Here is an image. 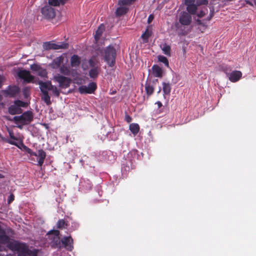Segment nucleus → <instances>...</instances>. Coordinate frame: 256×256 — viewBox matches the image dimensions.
<instances>
[{
    "mask_svg": "<svg viewBox=\"0 0 256 256\" xmlns=\"http://www.w3.org/2000/svg\"><path fill=\"white\" fill-rule=\"evenodd\" d=\"M21 109L20 108H18V106L14 104L11 105L8 108V112L12 115L20 114V112Z\"/></svg>",
    "mask_w": 256,
    "mask_h": 256,
    "instance_id": "b1692460",
    "label": "nucleus"
},
{
    "mask_svg": "<svg viewBox=\"0 0 256 256\" xmlns=\"http://www.w3.org/2000/svg\"><path fill=\"white\" fill-rule=\"evenodd\" d=\"M186 5L187 6L186 10L190 14H196L197 10V6H198L196 3Z\"/></svg>",
    "mask_w": 256,
    "mask_h": 256,
    "instance_id": "a878e982",
    "label": "nucleus"
},
{
    "mask_svg": "<svg viewBox=\"0 0 256 256\" xmlns=\"http://www.w3.org/2000/svg\"><path fill=\"white\" fill-rule=\"evenodd\" d=\"M97 88L96 84L94 82H90L88 86H79L78 90L81 94H94Z\"/></svg>",
    "mask_w": 256,
    "mask_h": 256,
    "instance_id": "423d86ee",
    "label": "nucleus"
},
{
    "mask_svg": "<svg viewBox=\"0 0 256 256\" xmlns=\"http://www.w3.org/2000/svg\"><path fill=\"white\" fill-rule=\"evenodd\" d=\"M41 12L42 14L46 19H52L56 16L54 9L48 6H46L42 8Z\"/></svg>",
    "mask_w": 256,
    "mask_h": 256,
    "instance_id": "1a4fd4ad",
    "label": "nucleus"
},
{
    "mask_svg": "<svg viewBox=\"0 0 256 256\" xmlns=\"http://www.w3.org/2000/svg\"><path fill=\"white\" fill-rule=\"evenodd\" d=\"M34 114L32 111L28 110L24 112L22 115L14 117V120L16 124L22 125H27L33 121Z\"/></svg>",
    "mask_w": 256,
    "mask_h": 256,
    "instance_id": "20e7f679",
    "label": "nucleus"
},
{
    "mask_svg": "<svg viewBox=\"0 0 256 256\" xmlns=\"http://www.w3.org/2000/svg\"><path fill=\"white\" fill-rule=\"evenodd\" d=\"M192 20L191 15L187 12H182L180 16L179 22L182 25H190L192 22Z\"/></svg>",
    "mask_w": 256,
    "mask_h": 256,
    "instance_id": "f8f14e48",
    "label": "nucleus"
},
{
    "mask_svg": "<svg viewBox=\"0 0 256 256\" xmlns=\"http://www.w3.org/2000/svg\"><path fill=\"white\" fill-rule=\"evenodd\" d=\"M24 126V125H22V124H21V125H18V128H20V129H22V126Z\"/></svg>",
    "mask_w": 256,
    "mask_h": 256,
    "instance_id": "4d7b16f0",
    "label": "nucleus"
},
{
    "mask_svg": "<svg viewBox=\"0 0 256 256\" xmlns=\"http://www.w3.org/2000/svg\"><path fill=\"white\" fill-rule=\"evenodd\" d=\"M46 153L42 150H38L37 156L38 157V165L42 166L44 164V160L46 158Z\"/></svg>",
    "mask_w": 256,
    "mask_h": 256,
    "instance_id": "f3484780",
    "label": "nucleus"
},
{
    "mask_svg": "<svg viewBox=\"0 0 256 256\" xmlns=\"http://www.w3.org/2000/svg\"><path fill=\"white\" fill-rule=\"evenodd\" d=\"M196 3L198 5L205 4L206 5L208 4V0H196Z\"/></svg>",
    "mask_w": 256,
    "mask_h": 256,
    "instance_id": "79ce46f5",
    "label": "nucleus"
},
{
    "mask_svg": "<svg viewBox=\"0 0 256 256\" xmlns=\"http://www.w3.org/2000/svg\"><path fill=\"white\" fill-rule=\"evenodd\" d=\"M8 134H9L10 137L11 139L16 140H18V138L14 136V132L12 130H9Z\"/></svg>",
    "mask_w": 256,
    "mask_h": 256,
    "instance_id": "37998d69",
    "label": "nucleus"
},
{
    "mask_svg": "<svg viewBox=\"0 0 256 256\" xmlns=\"http://www.w3.org/2000/svg\"><path fill=\"white\" fill-rule=\"evenodd\" d=\"M2 96L0 94V102L2 101Z\"/></svg>",
    "mask_w": 256,
    "mask_h": 256,
    "instance_id": "13d9d810",
    "label": "nucleus"
},
{
    "mask_svg": "<svg viewBox=\"0 0 256 256\" xmlns=\"http://www.w3.org/2000/svg\"><path fill=\"white\" fill-rule=\"evenodd\" d=\"M151 35V32L148 31V29H146L145 32L142 34L141 36V38L143 40L144 42H148V38Z\"/></svg>",
    "mask_w": 256,
    "mask_h": 256,
    "instance_id": "7c9ffc66",
    "label": "nucleus"
},
{
    "mask_svg": "<svg viewBox=\"0 0 256 256\" xmlns=\"http://www.w3.org/2000/svg\"><path fill=\"white\" fill-rule=\"evenodd\" d=\"M125 120H126V121L127 122L130 123V122L132 121V118L128 114H126V115H125Z\"/></svg>",
    "mask_w": 256,
    "mask_h": 256,
    "instance_id": "a18cd8bd",
    "label": "nucleus"
},
{
    "mask_svg": "<svg viewBox=\"0 0 256 256\" xmlns=\"http://www.w3.org/2000/svg\"><path fill=\"white\" fill-rule=\"evenodd\" d=\"M7 246L12 251L16 252L18 256H27L30 250L27 244L16 240L8 243Z\"/></svg>",
    "mask_w": 256,
    "mask_h": 256,
    "instance_id": "f03ea898",
    "label": "nucleus"
},
{
    "mask_svg": "<svg viewBox=\"0 0 256 256\" xmlns=\"http://www.w3.org/2000/svg\"><path fill=\"white\" fill-rule=\"evenodd\" d=\"M116 50L114 48L110 45L104 50V60L109 66H114L116 62Z\"/></svg>",
    "mask_w": 256,
    "mask_h": 256,
    "instance_id": "7ed1b4c3",
    "label": "nucleus"
},
{
    "mask_svg": "<svg viewBox=\"0 0 256 256\" xmlns=\"http://www.w3.org/2000/svg\"><path fill=\"white\" fill-rule=\"evenodd\" d=\"M88 63L90 67H96L100 63L99 58L98 55H93L89 60Z\"/></svg>",
    "mask_w": 256,
    "mask_h": 256,
    "instance_id": "4be33fe9",
    "label": "nucleus"
},
{
    "mask_svg": "<svg viewBox=\"0 0 256 256\" xmlns=\"http://www.w3.org/2000/svg\"><path fill=\"white\" fill-rule=\"evenodd\" d=\"M160 48L164 54L169 56H170L171 48L170 46L165 43L161 45Z\"/></svg>",
    "mask_w": 256,
    "mask_h": 256,
    "instance_id": "bb28decb",
    "label": "nucleus"
},
{
    "mask_svg": "<svg viewBox=\"0 0 256 256\" xmlns=\"http://www.w3.org/2000/svg\"><path fill=\"white\" fill-rule=\"evenodd\" d=\"M81 62L80 58L76 54H74L70 58V65L72 67H77Z\"/></svg>",
    "mask_w": 256,
    "mask_h": 256,
    "instance_id": "a211bd4d",
    "label": "nucleus"
},
{
    "mask_svg": "<svg viewBox=\"0 0 256 256\" xmlns=\"http://www.w3.org/2000/svg\"><path fill=\"white\" fill-rule=\"evenodd\" d=\"M196 4V0H185V4Z\"/></svg>",
    "mask_w": 256,
    "mask_h": 256,
    "instance_id": "8fccbe9b",
    "label": "nucleus"
},
{
    "mask_svg": "<svg viewBox=\"0 0 256 256\" xmlns=\"http://www.w3.org/2000/svg\"><path fill=\"white\" fill-rule=\"evenodd\" d=\"M51 242H50V246L52 248L61 249V240L60 236H54L50 238Z\"/></svg>",
    "mask_w": 256,
    "mask_h": 256,
    "instance_id": "dca6fc26",
    "label": "nucleus"
},
{
    "mask_svg": "<svg viewBox=\"0 0 256 256\" xmlns=\"http://www.w3.org/2000/svg\"><path fill=\"white\" fill-rule=\"evenodd\" d=\"M156 104L158 105V108H161L162 106V103L160 101L156 102Z\"/></svg>",
    "mask_w": 256,
    "mask_h": 256,
    "instance_id": "864d4df0",
    "label": "nucleus"
},
{
    "mask_svg": "<svg viewBox=\"0 0 256 256\" xmlns=\"http://www.w3.org/2000/svg\"><path fill=\"white\" fill-rule=\"evenodd\" d=\"M4 178V176L2 174H0V178Z\"/></svg>",
    "mask_w": 256,
    "mask_h": 256,
    "instance_id": "bf43d9fd",
    "label": "nucleus"
},
{
    "mask_svg": "<svg viewBox=\"0 0 256 256\" xmlns=\"http://www.w3.org/2000/svg\"><path fill=\"white\" fill-rule=\"evenodd\" d=\"M68 44L66 42H61L60 44H59L51 42H46L44 44V47L46 50L66 48H68Z\"/></svg>",
    "mask_w": 256,
    "mask_h": 256,
    "instance_id": "6e6552de",
    "label": "nucleus"
},
{
    "mask_svg": "<svg viewBox=\"0 0 256 256\" xmlns=\"http://www.w3.org/2000/svg\"><path fill=\"white\" fill-rule=\"evenodd\" d=\"M80 189L83 191H88L92 188V184L88 179H82L80 182Z\"/></svg>",
    "mask_w": 256,
    "mask_h": 256,
    "instance_id": "4468645a",
    "label": "nucleus"
},
{
    "mask_svg": "<svg viewBox=\"0 0 256 256\" xmlns=\"http://www.w3.org/2000/svg\"><path fill=\"white\" fill-rule=\"evenodd\" d=\"M14 105L18 106V108L24 107L25 102L20 100H16L14 102Z\"/></svg>",
    "mask_w": 256,
    "mask_h": 256,
    "instance_id": "4c0bfd02",
    "label": "nucleus"
},
{
    "mask_svg": "<svg viewBox=\"0 0 256 256\" xmlns=\"http://www.w3.org/2000/svg\"><path fill=\"white\" fill-rule=\"evenodd\" d=\"M20 88L16 85L8 86L6 89L2 90V92L6 96L10 98L16 97L20 94Z\"/></svg>",
    "mask_w": 256,
    "mask_h": 256,
    "instance_id": "0eeeda50",
    "label": "nucleus"
},
{
    "mask_svg": "<svg viewBox=\"0 0 256 256\" xmlns=\"http://www.w3.org/2000/svg\"><path fill=\"white\" fill-rule=\"evenodd\" d=\"M60 72L61 74L64 76H70L71 74V71L70 69V68L64 66H60ZM78 74L76 70H72V77H74L75 76V74L76 75Z\"/></svg>",
    "mask_w": 256,
    "mask_h": 256,
    "instance_id": "2eb2a0df",
    "label": "nucleus"
},
{
    "mask_svg": "<svg viewBox=\"0 0 256 256\" xmlns=\"http://www.w3.org/2000/svg\"><path fill=\"white\" fill-rule=\"evenodd\" d=\"M162 90L164 92V95H168L169 96L171 92V86L170 83H166L165 82H162Z\"/></svg>",
    "mask_w": 256,
    "mask_h": 256,
    "instance_id": "5701e85b",
    "label": "nucleus"
},
{
    "mask_svg": "<svg viewBox=\"0 0 256 256\" xmlns=\"http://www.w3.org/2000/svg\"><path fill=\"white\" fill-rule=\"evenodd\" d=\"M128 10V8L120 6L116 9V14L117 16H121L126 14Z\"/></svg>",
    "mask_w": 256,
    "mask_h": 256,
    "instance_id": "c756f323",
    "label": "nucleus"
},
{
    "mask_svg": "<svg viewBox=\"0 0 256 256\" xmlns=\"http://www.w3.org/2000/svg\"><path fill=\"white\" fill-rule=\"evenodd\" d=\"M152 74L155 77L161 78L162 76V68L156 64H154L152 66Z\"/></svg>",
    "mask_w": 256,
    "mask_h": 256,
    "instance_id": "6ab92c4d",
    "label": "nucleus"
},
{
    "mask_svg": "<svg viewBox=\"0 0 256 256\" xmlns=\"http://www.w3.org/2000/svg\"><path fill=\"white\" fill-rule=\"evenodd\" d=\"M6 78L3 75H0V88L2 87L3 83L5 82Z\"/></svg>",
    "mask_w": 256,
    "mask_h": 256,
    "instance_id": "c03bdc74",
    "label": "nucleus"
},
{
    "mask_svg": "<svg viewBox=\"0 0 256 256\" xmlns=\"http://www.w3.org/2000/svg\"><path fill=\"white\" fill-rule=\"evenodd\" d=\"M6 141V142H7L8 143L10 144L16 146H18V144H17V142H14V140H7Z\"/></svg>",
    "mask_w": 256,
    "mask_h": 256,
    "instance_id": "de8ad7c7",
    "label": "nucleus"
},
{
    "mask_svg": "<svg viewBox=\"0 0 256 256\" xmlns=\"http://www.w3.org/2000/svg\"><path fill=\"white\" fill-rule=\"evenodd\" d=\"M59 0V2H60V4H62V5L64 4L66 2H68V0Z\"/></svg>",
    "mask_w": 256,
    "mask_h": 256,
    "instance_id": "603ef678",
    "label": "nucleus"
},
{
    "mask_svg": "<svg viewBox=\"0 0 256 256\" xmlns=\"http://www.w3.org/2000/svg\"><path fill=\"white\" fill-rule=\"evenodd\" d=\"M135 0H119L118 4L120 6L130 5Z\"/></svg>",
    "mask_w": 256,
    "mask_h": 256,
    "instance_id": "72a5a7b5",
    "label": "nucleus"
},
{
    "mask_svg": "<svg viewBox=\"0 0 256 256\" xmlns=\"http://www.w3.org/2000/svg\"><path fill=\"white\" fill-rule=\"evenodd\" d=\"M68 224L64 220H60L57 222V228L60 229L66 228Z\"/></svg>",
    "mask_w": 256,
    "mask_h": 256,
    "instance_id": "473e14b6",
    "label": "nucleus"
},
{
    "mask_svg": "<svg viewBox=\"0 0 256 256\" xmlns=\"http://www.w3.org/2000/svg\"><path fill=\"white\" fill-rule=\"evenodd\" d=\"M64 58L62 56L55 58L51 64V66L53 68H58L62 63L63 62Z\"/></svg>",
    "mask_w": 256,
    "mask_h": 256,
    "instance_id": "aec40b11",
    "label": "nucleus"
},
{
    "mask_svg": "<svg viewBox=\"0 0 256 256\" xmlns=\"http://www.w3.org/2000/svg\"><path fill=\"white\" fill-rule=\"evenodd\" d=\"M40 68L41 67L39 65L36 64H34L30 66L31 70L36 72H38V70H40Z\"/></svg>",
    "mask_w": 256,
    "mask_h": 256,
    "instance_id": "a19ab883",
    "label": "nucleus"
},
{
    "mask_svg": "<svg viewBox=\"0 0 256 256\" xmlns=\"http://www.w3.org/2000/svg\"><path fill=\"white\" fill-rule=\"evenodd\" d=\"M104 30V25L102 24H100V26L98 28V30H96V34L94 36V38L96 40H98L100 38Z\"/></svg>",
    "mask_w": 256,
    "mask_h": 256,
    "instance_id": "c85d7f7f",
    "label": "nucleus"
},
{
    "mask_svg": "<svg viewBox=\"0 0 256 256\" xmlns=\"http://www.w3.org/2000/svg\"><path fill=\"white\" fill-rule=\"evenodd\" d=\"M92 68H91L89 71V76L95 79L96 78L100 70V68L99 66H97L96 67H92Z\"/></svg>",
    "mask_w": 256,
    "mask_h": 256,
    "instance_id": "412c9836",
    "label": "nucleus"
},
{
    "mask_svg": "<svg viewBox=\"0 0 256 256\" xmlns=\"http://www.w3.org/2000/svg\"><path fill=\"white\" fill-rule=\"evenodd\" d=\"M154 16L152 14H150L148 17V24H150L151 23V22L152 21V20H154Z\"/></svg>",
    "mask_w": 256,
    "mask_h": 256,
    "instance_id": "3c124183",
    "label": "nucleus"
},
{
    "mask_svg": "<svg viewBox=\"0 0 256 256\" xmlns=\"http://www.w3.org/2000/svg\"><path fill=\"white\" fill-rule=\"evenodd\" d=\"M38 84L40 85V91L42 93V99L47 105L49 106L52 104L48 90L52 91V93L56 97L60 96V90L56 86H53L50 82H44L40 80L38 82Z\"/></svg>",
    "mask_w": 256,
    "mask_h": 256,
    "instance_id": "f257e3e1",
    "label": "nucleus"
},
{
    "mask_svg": "<svg viewBox=\"0 0 256 256\" xmlns=\"http://www.w3.org/2000/svg\"><path fill=\"white\" fill-rule=\"evenodd\" d=\"M197 22L198 24H202V21L200 20H197Z\"/></svg>",
    "mask_w": 256,
    "mask_h": 256,
    "instance_id": "6e6d98bb",
    "label": "nucleus"
},
{
    "mask_svg": "<svg viewBox=\"0 0 256 256\" xmlns=\"http://www.w3.org/2000/svg\"><path fill=\"white\" fill-rule=\"evenodd\" d=\"M38 76L42 77H46L48 74L46 70L42 68L38 70Z\"/></svg>",
    "mask_w": 256,
    "mask_h": 256,
    "instance_id": "f704fd0d",
    "label": "nucleus"
},
{
    "mask_svg": "<svg viewBox=\"0 0 256 256\" xmlns=\"http://www.w3.org/2000/svg\"><path fill=\"white\" fill-rule=\"evenodd\" d=\"M206 15L205 11L202 10L197 14L198 16L201 18Z\"/></svg>",
    "mask_w": 256,
    "mask_h": 256,
    "instance_id": "09e8293b",
    "label": "nucleus"
},
{
    "mask_svg": "<svg viewBox=\"0 0 256 256\" xmlns=\"http://www.w3.org/2000/svg\"><path fill=\"white\" fill-rule=\"evenodd\" d=\"M73 239L70 236H64L61 240V249L62 248H66L68 250H72L73 248Z\"/></svg>",
    "mask_w": 256,
    "mask_h": 256,
    "instance_id": "9b49d317",
    "label": "nucleus"
},
{
    "mask_svg": "<svg viewBox=\"0 0 256 256\" xmlns=\"http://www.w3.org/2000/svg\"><path fill=\"white\" fill-rule=\"evenodd\" d=\"M145 90L148 96H150L154 92V86L150 82H146L145 86Z\"/></svg>",
    "mask_w": 256,
    "mask_h": 256,
    "instance_id": "cd10ccee",
    "label": "nucleus"
},
{
    "mask_svg": "<svg viewBox=\"0 0 256 256\" xmlns=\"http://www.w3.org/2000/svg\"><path fill=\"white\" fill-rule=\"evenodd\" d=\"M158 58L159 62H162L166 66L168 67V60L166 56L160 55L158 56Z\"/></svg>",
    "mask_w": 256,
    "mask_h": 256,
    "instance_id": "2f4dec72",
    "label": "nucleus"
},
{
    "mask_svg": "<svg viewBox=\"0 0 256 256\" xmlns=\"http://www.w3.org/2000/svg\"><path fill=\"white\" fill-rule=\"evenodd\" d=\"M54 78V80L59 84V86L61 88H68L72 82V80L70 78L60 74L55 76Z\"/></svg>",
    "mask_w": 256,
    "mask_h": 256,
    "instance_id": "39448f33",
    "label": "nucleus"
},
{
    "mask_svg": "<svg viewBox=\"0 0 256 256\" xmlns=\"http://www.w3.org/2000/svg\"><path fill=\"white\" fill-rule=\"evenodd\" d=\"M48 234H54V236H59L60 232L58 230H51L48 232Z\"/></svg>",
    "mask_w": 256,
    "mask_h": 256,
    "instance_id": "ea45409f",
    "label": "nucleus"
},
{
    "mask_svg": "<svg viewBox=\"0 0 256 256\" xmlns=\"http://www.w3.org/2000/svg\"><path fill=\"white\" fill-rule=\"evenodd\" d=\"M18 76L24 82L29 83L34 80V76L30 74V71L26 70H20L18 73Z\"/></svg>",
    "mask_w": 256,
    "mask_h": 256,
    "instance_id": "9d476101",
    "label": "nucleus"
},
{
    "mask_svg": "<svg viewBox=\"0 0 256 256\" xmlns=\"http://www.w3.org/2000/svg\"><path fill=\"white\" fill-rule=\"evenodd\" d=\"M48 4L50 6H60V2L58 0H48Z\"/></svg>",
    "mask_w": 256,
    "mask_h": 256,
    "instance_id": "e433bc0d",
    "label": "nucleus"
},
{
    "mask_svg": "<svg viewBox=\"0 0 256 256\" xmlns=\"http://www.w3.org/2000/svg\"><path fill=\"white\" fill-rule=\"evenodd\" d=\"M14 195L13 194H10L9 196L8 200V204H10L14 200Z\"/></svg>",
    "mask_w": 256,
    "mask_h": 256,
    "instance_id": "49530a36",
    "label": "nucleus"
},
{
    "mask_svg": "<svg viewBox=\"0 0 256 256\" xmlns=\"http://www.w3.org/2000/svg\"><path fill=\"white\" fill-rule=\"evenodd\" d=\"M129 128L132 133L136 136L139 132L140 126L138 124L132 123L130 124Z\"/></svg>",
    "mask_w": 256,
    "mask_h": 256,
    "instance_id": "393cba45",
    "label": "nucleus"
},
{
    "mask_svg": "<svg viewBox=\"0 0 256 256\" xmlns=\"http://www.w3.org/2000/svg\"><path fill=\"white\" fill-rule=\"evenodd\" d=\"M226 74L229 80L232 82H238L242 76V73L239 70H234L230 73Z\"/></svg>",
    "mask_w": 256,
    "mask_h": 256,
    "instance_id": "ddd939ff",
    "label": "nucleus"
},
{
    "mask_svg": "<svg viewBox=\"0 0 256 256\" xmlns=\"http://www.w3.org/2000/svg\"><path fill=\"white\" fill-rule=\"evenodd\" d=\"M26 151L30 154V156H37V154L33 152L30 148L25 146Z\"/></svg>",
    "mask_w": 256,
    "mask_h": 256,
    "instance_id": "58836bf2",
    "label": "nucleus"
},
{
    "mask_svg": "<svg viewBox=\"0 0 256 256\" xmlns=\"http://www.w3.org/2000/svg\"><path fill=\"white\" fill-rule=\"evenodd\" d=\"M38 250L36 248L29 250L27 256H38Z\"/></svg>",
    "mask_w": 256,
    "mask_h": 256,
    "instance_id": "c9c22d12",
    "label": "nucleus"
},
{
    "mask_svg": "<svg viewBox=\"0 0 256 256\" xmlns=\"http://www.w3.org/2000/svg\"><path fill=\"white\" fill-rule=\"evenodd\" d=\"M212 16H210V17H208V20H210L211 19V18H212Z\"/></svg>",
    "mask_w": 256,
    "mask_h": 256,
    "instance_id": "052dcab7",
    "label": "nucleus"
},
{
    "mask_svg": "<svg viewBox=\"0 0 256 256\" xmlns=\"http://www.w3.org/2000/svg\"><path fill=\"white\" fill-rule=\"evenodd\" d=\"M246 3L251 6H253V4L252 3V2H251L249 0H246Z\"/></svg>",
    "mask_w": 256,
    "mask_h": 256,
    "instance_id": "5fc2aeb1",
    "label": "nucleus"
}]
</instances>
